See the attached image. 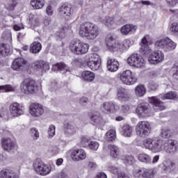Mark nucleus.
Wrapping results in <instances>:
<instances>
[{
	"label": "nucleus",
	"instance_id": "30",
	"mask_svg": "<svg viewBox=\"0 0 178 178\" xmlns=\"http://www.w3.org/2000/svg\"><path fill=\"white\" fill-rule=\"evenodd\" d=\"M53 69H58L63 74H70V68L62 63L54 65Z\"/></svg>",
	"mask_w": 178,
	"mask_h": 178
},
{
	"label": "nucleus",
	"instance_id": "15",
	"mask_svg": "<svg viewBox=\"0 0 178 178\" xmlns=\"http://www.w3.org/2000/svg\"><path fill=\"white\" fill-rule=\"evenodd\" d=\"M29 113L33 118H40L44 115V106L38 103H32L29 106Z\"/></svg>",
	"mask_w": 178,
	"mask_h": 178
},
{
	"label": "nucleus",
	"instance_id": "13",
	"mask_svg": "<svg viewBox=\"0 0 178 178\" xmlns=\"http://www.w3.org/2000/svg\"><path fill=\"white\" fill-rule=\"evenodd\" d=\"M165 60V54L161 50L154 51L148 58V61L151 65H158Z\"/></svg>",
	"mask_w": 178,
	"mask_h": 178
},
{
	"label": "nucleus",
	"instance_id": "59",
	"mask_svg": "<svg viewBox=\"0 0 178 178\" xmlns=\"http://www.w3.org/2000/svg\"><path fill=\"white\" fill-rule=\"evenodd\" d=\"M117 178H130V177L124 172H120L118 173Z\"/></svg>",
	"mask_w": 178,
	"mask_h": 178
},
{
	"label": "nucleus",
	"instance_id": "35",
	"mask_svg": "<svg viewBox=\"0 0 178 178\" xmlns=\"http://www.w3.org/2000/svg\"><path fill=\"white\" fill-rule=\"evenodd\" d=\"M108 149L110 151V156L111 158L116 159L119 156V147L115 145H109Z\"/></svg>",
	"mask_w": 178,
	"mask_h": 178
},
{
	"label": "nucleus",
	"instance_id": "6",
	"mask_svg": "<svg viewBox=\"0 0 178 178\" xmlns=\"http://www.w3.org/2000/svg\"><path fill=\"white\" fill-rule=\"evenodd\" d=\"M84 62L91 70H98L101 66V58L97 54H90L85 56Z\"/></svg>",
	"mask_w": 178,
	"mask_h": 178
},
{
	"label": "nucleus",
	"instance_id": "38",
	"mask_svg": "<svg viewBox=\"0 0 178 178\" xmlns=\"http://www.w3.org/2000/svg\"><path fill=\"white\" fill-rule=\"evenodd\" d=\"M31 5L34 9H42L45 6V0H31Z\"/></svg>",
	"mask_w": 178,
	"mask_h": 178
},
{
	"label": "nucleus",
	"instance_id": "10",
	"mask_svg": "<svg viewBox=\"0 0 178 178\" xmlns=\"http://www.w3.org/2000/svg\"><path fill=\"white\" fill-rule=\"evenodd\" d=\"M115 38L112 35H108L106 38V43L110 51L113 52H123L122 43L120 42H114Z\"/></svg>",
	"mask_w": 178,
	"mask_h": 178
},
{
	"label": "nucleus",
	"instance_id": "47",
	"mask_svg": "<svg viewBox=\"0 0 178 178\" xmlns=\"http://www.w3.org/2000/svg\"><path fill=\"white\" fill-rule=\"evenodd\" d=\"M130 45H131V42L129 40H124L122 42H121V46L122 48V52L124 51H127L129 48H130Z\"/></svg>",
	"mask_w": 178,
	"mask_h": 178
},
{
	"label": "nucleus",
	"instance_id": "41",
	"mask_svg": "<svg viewBox=\"0 0 178 178\" xmlns=\"http://www.w3.org/2000/svg\"><path fill=\"white\" fill-rule=\"evenodd\" d=\"M161 99H176L177 98V94L176 92H168V93L161 95Z\"/></svg>",
	"mask_w": 178,
	"mask_h": 178
},
{
	"label": "nucleus",
	"instance_id": "56",
	"mask_svg": "<svg viewBox=\"0 0 178 178\" xmlns=\"http://www.w3.org/2000/svg\"><path fill=\"white\" fill-rule=\"evenodd\" d=\"M172 72H174L172 74L173 79H175V80H178V67L174 66L172 68Z\"/></svg>",
	"mask_w": 178,
	"mask_h": 178
},
{
	"label": "nucleus",
	"instance_id": "40",
	"mask_svg": "<svg viewBox=\"0 0 178 178\" xmlns=\"http://www.w3.org/2000/svg\"><path fill=\"white\" fill-rule=\"evenodd\" d=\"M101 22L107 27H111L115 23V19L112 17H104L101 19Z\"/></svg>",
	"mask_w": 178,
	"mask_h": 178
},
{
	"label": "nucleus",
	"instance_id": "22",
	"mask_svg": "<svg viewBox=\"0 0 178 178\" xmlns=\"http://www.w3.org/2000/svg\"><path fill=\"white\" fill-rule=\"evenodd\" d=\"M149 104L154 105L153 108L154 111H164L165 109V104L163 102L159 101L156 97H152L149 98Z\"/></svg>",
	"mask_w": 178,
	"mask_h": 178
},
{
	"label": "nucleus",
	"instance_id": "14",
	"mask_svg": "<svg viewBox=\"0 0 178 178\" xmlns=\"http://www.w3.org/2000/svg\"><path fill=\"white\" fill-rule=\"evenodd\" d=\"M10 113L13 118H19L24 115V107L17 102L13 103L10 105Z\"/></svg>",
	"mask_w": 178,
	"mask_h": 178
},
{
	"label": "nucleus",
	"instance_id": "17",
	"mask_svg": "<svg viewBox=\"0 0 178 178\" xmlns=\"http://www.w3.org/2000/svg\"><path fill=\"white\" fill-rule=\"evenodd\" d=\"M71 157L76 162L84 161L87 158V153L83 149H74L71 152Z\"/></svg>",
	"mask_w": 178,
	"mask_h": 178
},
{
	"label": "nucleus",
	"instance_id": "11",
	"mask_svg": "<svg viewBox=\"0 0 178 178\" xmlns=\"http://www.w3.org/2000/svg\"><path fill=\"white\" fill-rule=\"evenodd\" d=\"M120 79L124 84L127 86H132L137 83V78L134 76L133 72L130 70H126L120 74Z\"/></svg>",
	"mask_w": 178,
	"mask_h": 178
},
{
	"label": "nucleus",
	"instance_id": "37",
	"mask_svg": "<svg viewBox=\"0 0 178 178\" xmlns=\"http://www.w3.org/2000/svg\"><path fill=\"white\" fill-rule=\"evenodd\" d=\"M146 90L145 86L143 85H138L135 88V95L141 98V97H144L145 95Z\"/></svg>",
	"mask_w": 178,
	"mask_h": 178
},
{
	"label": "nucleus",
	"instance_id": "48",
	"mask_svg": "<svg viewBox=\"0 0 178 178\" xmlns=\"http://www.w3.org/2000/svg\"><path fill=\"white\" fill-rule=\"evenodd\" d=\"M88 147L90 149H92L93 151H97L99 147V143L97 141H91L88 144Z\"/></svg>",
	"mask_w": 178,
	"mask_h": 178
},
{
	"label": "nucleus",
	"instance_id": "31",
	"mask_svg": "<svg viewBox=\"0 0 178 178\" xmlns=\"http://www.w3.org/2000/svg\"><path fill=\"white\" fill-rule=\"evenodd\" d=\"M121 134L124 137H131L133 134V127L129 124H124L121 128Z\"/></svg>",
	"mask_w": 178,
	"mask_h": 178
},
{
	"label": "nucleus",
	"instance_id": "26",
	"mask_svg": "<svg viewBox=\"0 0 178 178\" xmlns=\"http://www.w3.org/2000/svg\"><path fill=\"white\" fill-rule=\"evenodd\" d=\"M136 30L137 26L133 24H126L121 28L120 33L122 35H128V34H133V33H136Z\"/></svg>",
	"mask_w": 178,
	"mask_h": 178
},
{
	"label": "nucleus",
	"instance_id": "21",
	"mask_svg": "<svg viewBox=\"0 0 178 178\" xmlns=\"http://www.w3.org/2000/svg\"><path fill=\"white\" fill-rule=\"evenodd\" d=\"M77 131H79V127H76L74 123H67L65 125L64 134L67 137L74 136Z\"/></svg>",
	"mask_w": 178,
	"mask_h": 178
},
{
	"label": "nucleus",
	"instance_id": "2",
	"mask_svg": "<svg viewBox=\"0 0 178 178\" xmlns=\"http://www.w3.org/2000/svg\"><path fill=\"white\" fill-rule=\"evenodd\" d=\"M79 35L87 40H95L99 35V29L95 24L85 22L80 26Z\"/></svg>",
	"mask_w": 178,
	"mask_h": 178
},
{
	"label": "nucleus",
	"instance_id": "45",
	"mask_svg": "<svg viewBox=\"0 0 178 178\" xmlns=\"http://www.w3.org/2000/svg\"><path fill=\"white\" fill-rule=\"evenodd\" d=\"M29 134L31 137L33 138V140H38L40 138V132L37 128H32L30 130Z\"/></svg>",
	"mask_w": 178,
	"mask_h": 178
},
{
	"label": "nucleus",
	"instance_id": "58",
	"mask_svg": "<svg viewBox=\"0 0 178 178\" xmlns=\"http://www.w3.org/2000/svg\"><path fill=\"white\" fill-rule=\"evenodd\" d=\"M88 168H89V169H91L92 170H94V169H97V163L92 161H89L88 163Z\"/></svg>",
	"mask_w": 178,
	"mask_h": 178
},
{
	"label": "nucleus",
	"instance_id": "64",
	"mask_svg": "<svg viewBox=\"0 0 178 178\" xmlns=\"http://www.w3.org/2000/svg\"><path fill=\"white\" fill-rule=\"evenodd\" d=\"M159 161V155H156L152 159V163H156Z\"/></svg>",
	"mask_w": 178,
	"mask_h": 178
},
{
	"label": "nucleus",
	"instance_id": "24",
	"mask_svg": "<svg viewBox=\"0 0 178 178\" xmlns=\"http://www.w3.org/2000/svg\"><path fill=\"white\" fill-rule=\"evenodd\" d=\"M136 112L138 116L143 118L149 112V105L148 104H139L136 109Z\"/></svg>",
	"mask_w": 178,
	"mask_h": 178
},
{
	"label": "nucleus",
	"instance_id": "32",
	"mask_svg": "<svg viewBox=\"0 0 178 178\" xmlns=\"http://www.w3.org/2000/svg\"><path fill=\"white\" fill-rule=\"evenodd\" d=\"M0 178H19V175L12 170H3L0 172Z\"/></svg>",
	"mask_w": 178,
	"mask_h": 178
},
{
	"label": "nucleus",
	"instance_id": "5",
	"mask_svg": "<svg viewBox=\"0 0 178 178\" xmlns=\"http://www.w3.org/2000/svg\"><path fill=\"white\" fill-rule=\"evenodd\" d=\"M88 48V44H86L79 40H75L70 44V49L75 55H84V54H87Z\"/></svg>",
	"mask_w": 178,
	"mask_h": 178
},
{
	"label": "nucleus",
	"instance_id": "55",
	"mask_svg": "<svg viewBox=\"0 0 178 178\" xmlns=\"http://www.w3.org/2000/svg\"><path fill=\"white\" fill-rule=\"evenodd\" d=\"M46 13L47 15H48V16H52V15H54V8L52 7V6L49 5L46 8Z\"/></svg>",
	"mask_w": 178,
	"mask_h": 178
},
{
	"label": "nucleus",
	"instance_id": "49",
	"mask_svg": "<svg viewBox=\"0 0 178 178\" xmlns=\"http://www.w3.org/2000/svg\"><path fill=\"white\" fill-rule=\"evenodd\" d=\"M136 162V159L133 156H127L124 159V163H129V165H133Z\"/></svg>",
	"mask_w": 178,
	"mask_h": 178
},
{
	"label": "nucleus",
	"instance_id": "7",
	"mask_svg": "<svg viewBox=\"0 0 178 178\" xmlns=\"http://www.w3.org/2000/svg\"><path fill=\"white\" fill-rule=\"evenodd\" d=\"M19 90L22 94L30 95L37 92V85H35V81L33 80L25 79L21 83Z\"/></svg>",
	"mask_w": 178,
	"mask_h": 178
},
{
	"label": "nucleus",
	"instance_id": "33",
	"mask_svg": "<svg viewBox=\"0 0 178 178\" xmlns=\"http://www.w3.org/2000/svg\"><path fill=\"white\" fill-rule=\"evenodd\" d=\"M42 49V45H41V43L39 42H33L30 45V52L31 54H39V52L41 51V49Z\"/></svg>",
	"mask_w": 178,
	"mask_h": 178
},
{
	"label": "nucleus",
	"instance_id": "1",
	"mask_svg": "<svg viewBox=\"0 0 178 178\" xmlns=\"http://www.w3.org/2000/svg\"><path fill=\"white\" fill-rule=\"evenodd\" d=\"M141 147L153 152V154L165 151L169 156L175 155L178 149L177 143L175 140H163L158 137L147 138L142 142Z\"/></svg>",
	"mask_w": 178,
	"mask_h": 178
},
{
	"label": "nucleus",
	"instance_id": "62",
	"mask_svg": "<svg viewBox=\"0 0 178 178\" xmlns=\"http://www.w3.org/2000/svg\"><path fill=\"white\" fill-rule=\"evenodd\" d=\"M58 178H69V177L67 176V174H66V172L62 171L58 174Z\"/></svg>",
	"mask_w": 178,
	"mask_h": 178
},
{
	"label": "nucleus",
	"instance_id": "12",
	"mask_svg": "<svg viewBox=\"0 0 178 178\" xmlns=\"http://www.w3.org/2000/svg\"><path fill=\"white\" fill-rule=\"evenodd\" d=\"M135 178H152L154 177V170L145 168H137L133 170Z\"/></svg>",
	"mask_w": 178,
	"mask_h": 178
},
{
	"label": "nucleus",
	"instance_id": "8",
	"mask_svg": "<svg viewBox=\"0 0 178 178\" xmlns=\"http://www.w3.org/2000/svg\"><path fill=\"white\" fill-rule=\"evenodd\" d=\"M151 124L147 121H140L136 127L137 136L142 138L148 137V135L151 134Z\"/></svg>",
	"mask_w": 178,
	"mask_h": 178
},
{
	"label": "nucleus",
	"instance_id": "3",
	"mask_svg": "<svg viewBox=\"0 0 178 178\" xmlns=\"http://www.w3.org/2000/svg\"><path fill=\"white\" fill-rule=\"evenodd\" d=\"M154 45L159 49H162L163 52H170L176 49L177 44L169 38H163L157 40Z\"/></svg>",
	"mask_w": 178,
	"mask_h": 178
},
{
	"label": "nucleus",
	"instance_id": "19",
	"mask_svg": "<svg viewBox=\"0 0 178 178\" xmlns=\"http://www.w3.org/2000/svg\"><path fill=\"white\" fill-rule=\"evenodd\" d=\"M148 40H149V35H145L141 40L140 52L143 55H149L151 54V48L148 45Z\"/></svg>",
	"mask_w": 178,
	"mask_h": 178
},
{
	"label": "nucleus",
	"instance_id": "46",
	"mask_svg": "<svg viewBox=\"0 0 178 178\" xmlns=\"http://www.w3.org/2000/svg\"><path fill=\"white\" fill-rule=\"evenodd\" d=\"M171 134H172V132L170 131V129H169L168 128H164V129H161V136L163 138H169V137H170Z\"/></svg>",
	"mask_w": 178,
	"mask_h": 178
},
{
	"label": "nucleus",
	"instance_id": "9",
	"mask_svg": "<svg viewBox=\"0 0 178 178\" xmlns=\"http://www.w3.org/2000/svg\"><path fill=\"white\" fill-rule=\"evenodd\" d=\"M127 63L130 66H134L138 69H143L145 66V60H144V58L141 56L137 54L131 55L127 59Z\"/></svg>",
	"mask_w": 178,
	"mask_h": 178
},
{
	"label": "nucleus",
	"instance_id": "53",
	"mask_svg": "<svg viewBox=\"0 0 178 178\" xmlns=\"http://www.w3.org/2000/svg\"><path fill=\"white\" fill-rule=\"evenodd\" d=\"M108 170L110 172H111V173H113V175H117L118 176V173H120V171L119 170V168L113 166V165H110L108 167Z\"/></svg>",
	"mask_w": 178,
	"mask_h": 178
},
{
	"label": "nucleus",
	"instance_id": "18",
	"mask_svg": "<svg viewBox=\"0 0 178 178\" xmlns=\"http://www.w3.org/2000/svg\"><path fill=\"white\" fill-rule=\"evenodd\" d=\"M120 107L118 104L112 102H105L101 106V111L104 113H112L113 112H116V111H119Z\"/></svg>",
	"mask_w": 178,
	"mask_h": 178
},
{
	"label": "nucleus",
	"instance_id": "52",
	"mask_svg": "<svg viewBox=\"0 0 178 178\" xmlns=\"http://www.w3.org/2000/svg\"><path fill=\"white\" fill-rule=\"evenodd\" d=\"M91 120L92 122H93V123H96V124H99V123H101L102 118L97 115H92Z\"/></svg>",
	"mask_w": 178,
	"mask_h": 178
},
{
	"label": "nucleus",
	"instance_id": "16",
	"mask_svg": "<svg viewBox=\"0 0 178 178\" xmlns=\"http://www.w3.org/2000/svg\"><path fill=\"white\" fill-rule=\"evenodd\" d=\"M11 67L13 70L21 72L27 67V61L23 58H16L13 61Z\"/></svg>",
	"mask_w": 178,
	"mask_h": 178
},
{
	"label": "nucleus",
	"instance_id": "43",
	"mask_svg": "<svg viewBox=\"0 0 178 178\" xmlns=\"http://www.w3.org/2000/svg\"><path fill=\"white\" fill-rule=\"evenodd\" d=\"M106 140L108 141H113L116 138V131L115 129H110L106 134Z\"/></svg>",
	"mask_w": 178,
	"mask_h": 178
},
{
	"label": "nucleus",
	"instance_id": "44",
	"mask_svg": "<svg viewBox=\"0 0 178 178\" xmlns=\"http://www.w3.org/2000/svg\"><path fill=\"white\" fill-rule=\"evenodd\" d=\"M29 20L31 26H34L35 27L40 24V19H38V15H31L29 16Z\"/></svg>",
	"mask_w": 178,
	"mask_h": 178
},
{
	"label": "nucleus",
	"instance_id": "54",
	"mask_svg": "<svg viewBox=\"0 0 178 178\" xmlns=\"http://www.w3.org/2000/svg\"><path fill=\"white\" fill-rule=\"evenodd\" d=\"M148 88L150 91H156V90H158V84L155 82H152L149 83Z\"/></svg>",
	"mask_w": 178,
	"mask_h": 178
},
{
	"label": "nucleus",
	"instance_id": "63",
	"mask_svg": "<svg viewBox=\"0 0 178 178\" xmlns=\"http://www.w3.org/2000/svg\"><path fill=\"white\" fill-rule=\"evenodd\" d=\"M80 102L82 105H86V104H87L88 102V98L87 97H82L80 99Z\"/></svg>",
	"mask_w": 178,
	"mask_h": 178
},
{
	"label": "nucleus",
	"instance_id": "60",
	"mask_svg": "<svg viewBox=\"0 0 178 178\" xmlns=\"http://www.w3.org/2000/svg\"><path fill=\"white\" fill-rule=\"evenodd\" d=\"M167 3L169 6H176L177 0H167Z\"/></svg>",
	"mask_w": 178,
	"mask_h": 178
},
{
	"label": "nucleus",
	"instance_id": "25",
	"mask_svg": "<svg viewBox=\"0 0 178 178\" xmlns=\"http://www.w3.org/2000/svg\"><path fill=\"white\" fill-rule=\"evenodd\" d=\"M59 13L61 16H71L73 13L72 5L69 3H64L59 8Z\"/></svg>",
	"mask_w": 178,
	"mask_h": 178
},
{
	"label": "nucleus",
	"instance_id": "50",
	"mask_svg": "<svg viewBox=\"0 0 178 178\" xmlns=\"http://www.w3.org/2000/svg\"><path fill=\"white\" fill-rule=\"evenodd\" d=\"M170 31L174 34H176L177 35H178V23L177 22H173L171 24Z\"/></svg>",
	"mask_w": 178,
	"mask_h": 178
},
{
	"label": "nucleus",
	"instance_id": "20",
	"mask_svg": "<svg viewBox=\"0 0 178 178\" xmlns=\"http://www.w3.org/2000/svg\"><path fill=\"white\" fill-rule=\"evenodd\" d=\"M1 143L4 151H7V152H15L16 151V145L10 138L2 139Z\"/></svg>",
	"mask_w": 178,
	"mask_h": 178
},
{
	"label": "nucleus",
	"instance_id": "27",
	"mask_svg": "<svg viewBox=\"0 0 178 178\" xmlns=\"http://www.w3.org/2000/svg\"><path fill=\"white\" fill-rule=\"evenodd\" d=\"M107 69L109 72H117L119 69V61L115 58L107 59Z\"/></svg>",
	"mask_w": 178,
	"mask_h": 178
},
{
	"label": "nucleus",
	"instance_id": "39",
	"mask_svg": "<svg viewBox=\"0 0 178 178\" xmlns=\"http://www.w3.org/2000/svg\"><path fill=\"white\" fill-rule=\"evenodd\" d=\"M82 77L86 81H92L95 79V74L91 71H84L82 72Z\"/></svg>",
	"mask_w": 178,
	"mask_h": 178
},
{
	"label": "nucleus",
	"instance_id": "23",
	"mask_svg": "<svg viewBox=\"0 0 178 178\" xmlns=\"http://www.w3.org/2000/svg\"><path fill=\"white\" fill-rule=\"evenodd\" d=\"M31 66L35 70H44L47 72V70H49V64L43 60H35L31 63Z\"/></svg>",
	"mask_w": 178,
	"mask_h": 178
},
{
	"label": "nucleus",
	"instance_id": "61",
	"mask_svg": "<svg viewBox=\"0 0 178 178\" xmlns=\"http://www.w3.org/2000/svg\"><path fill=\"white\" fill-rule=\"evenodd\" d=\"M95 178H108L105 172H99Z\"/></svg>",
	"mask_w": 178,
	"mask_h": 178
},
{
	"label": "nucleus",
	"instance_id": "36",
	"mask_svg": "<svg viewBox=\"0 0 178 178\" xmlns=\"http://www.w3.org/2000/svg\"><path fill=\"white\" fill-rule=\"evenodd\" d=\"M10 54V47L9 45L0 43V56H8Z\"/></svg>",
	"mask_w": 178,
	"mask_h": 178
},
{
	"label": "nucleus",
	"instance_id": "29",
	"mask_svg": "<svg viewBox=\"0 0 178 178\" xmlns=\"http://www.w3.org/2000/svg\"><path fill=\"white\" fill-rule=\"evenodd\" d=\"M117 97L118 99H120L121 101H129L130 99L129 90L123 88L118 89Z\"/></svg>",
	"mask_w": 178,
	"mask_h": 178
},
{
	"label": "nucleus",
	"instance_id": "57",
	"mask_svg": "<svg viewBox=\"0 0 178 178\" xmlns=\"http://www.w3.org/2000/svg\"><path fill=\"white\" fill-rule=\"evenodd\" d=\"M120 111L122 113H127L130 111V106L129 105H123L121 106Z\"/></svg>",
	"mask_w": 178,
	"mask_h": 178
},
{
	"label": "nucleus",
	"instance_id": "42",
	"mask_svg": "<svg viewBox=\"0 0 178 178\" xmlns=\"http://www.w3.org/2000/svg\"><path fill=\"white\" fill-rule=\"evenodd\" d=\"M15 90H16V87L10 85L0 86V92H10Z\"/></svg>",
	"mask_w": 178,
	"mask_h": 178
},
{
	"label": "nucleus",
	"instance_id": "28",
	"mask_svg": "<svg viewBox=\"0 0 178 178\" xmlns=\"http://www.w3.org/2000/svg\"><path fill=\"white\" fill-rule=\"evenodd\" d=\"M177 170L176 163L172 161H167L164 164L163 170H165L166 173H174V172H176Z\"/></svg>",
	"mask_w": 178,
	"mask_h": 178
},
{
	"label": "nucleus",
	"instance_id": "51",
	"mask_svg": "<svg viewBox=\"0 0 178 178\" xmlns=\"http://www.w3.org/2000/svg\"><path fill=\"white\" fill-rule=\"evenodd\" d=\"M49 137H54L55 136V127L54 124H51L47 131Z\"/></svg>",
	"mask_w": 178,
	"mask_h": 178
},
{
	"label": "nucleus",
	"instance_id": "34",
	"mask_svg": "<svg viewBox=\"0 0 178 178\" xmlns=\"http://www.w3.org/2000/svg\"><path fill=\"white\" fill-rule=\"evenodd\" d=\"M138 160L139 162H142L143 163H151L152 162V159H151V156L146 153H140L138 155Z\"/></svg>",
	"mask_w": 178,
	"mask_h": 178
},
{
	"label": "nucleus",
	"instance_id": "4",
	"mask_svg": "<svg viewBox=\"0 0 178 178\" xmlns=\"http://www.w3.org/2000/svg\"><path fill=\"white\" fill-rule=\"evenodd\" d=\"M33 166L35 172L37 175H40V176H48L52 171V167L46 164L40 159H37L33 162Z\"/></svg>",
	"mask_w": 178,
	"mask_h": 178
}]
</instances>
